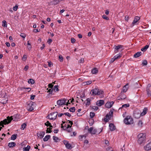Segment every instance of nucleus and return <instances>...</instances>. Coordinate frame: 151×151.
<instances>
[{"label": "nucleus", "mask_w": 151, "mask_h": 151, "mask_svg": "<svg viewBox=\"0 0 151 151\" xmlns=\"http://www.w3.org/2000/svg\"><path fill=\"white\" fill-rule=\"evenodd\" d=\"M122 56V54L120 53H119L116 55H115L114 58H115V60H116L117 59L119 58H121Z\"/></svg>", "instance_id": "26"}, {"label": "nucleus", "mask_w": 151, "mask_h": 151, "mask_svg": "<svg viewBox=\"0 0 151 151\" xmlns=\"http://www.w3.org/2000/svg\"><path fill=\"white\" fill-rule=\"evenodd\" d=\"M27 58V55H24L23 57L22 58V60L24 61L26 60Z\"/></svg>", "instance_id": "45"}, {"label": "nucleus", "mask_w": 151, "mask_h": 151, "mask_svg": "<svg viewBox=\"0 0 151 151\" xmlns=\"http://www.w3.org/2000/svg\"><path fill=\"white\" fill-rule=\"evenodd\" d=\"M9 117L12 119V120H14V121H18L20 118L19 115L18 114H17L16 115H14L13 116H11Z\"/></svg>", "instance_id": "12"}, {"label": "nucleus", "mask_w": 151, "mask_h": 151, "mask_svg": "<svg viewBox=\"0 0 151 151\" xmlns=\"http://www.w3.org/2000/svg\"><path fill=\"white\" fill-rule=\"evenodd\" d=\"M98 109V107L97 106H93L92 107V109L94 111H96Z\"/></svg>", "instance_id": "48"}, {"label": "nucleus", "mask_w": 151, "mask_h": 151, "mask_svg": "<svg viewBox=\"0 0 151 151\" xmlns=\"http://www.w3.org/2000/svg\"><path fill=\"white\" fill-rule=\"evenodd\" d=\"M34 104V103L31 101H29L28 102L27 108L29 109V110L32 111L34 109V108L32 106Z\"/></svg>", "instance_id": "10"}, {"label": "nucleus", "mask_w": 151, "mask_h": 151, "mask_svg": "<svg viewBox=\"0 0 151 151\" xmlns=\"http://www.w3.org/2000/svg\"><path fill=\"white\" fill-rule=\"evenodd\" d=\"M107 151H113V149L111 147H108L107 148Z\"/></svg>", "instance_id": "60"}, {"label": "nucleus", "mask_w": 151, "mask_h": 151, "mask_svg": "<svg viewBox=\"0 0 151 151\" xmlns=\"http://www.w3.org/2000/svg\"><path fill=\"white\" fill-rule=\"evenodd\" d=\"M18 8V6L17 5H16L15 6H14L13 7V10L14 11H16L17 10Z\"/></svg>", "instance_id": "51"}, {"label": "nucleus", "mask_w": 151, "mask_h": 151, "mask_svg": "<svg viewBox=\"0 0 151 151\" xmlns=\"http://www.w3.org/2000/svg\"><path fill=\"white\" fill-rule=\"evenodd\" d=\"M98 88H94V89H93L91 91V92H90V93L91 94L92 92V95H97V94L98 93Z\"/></svg>", "instance_id": "16"}, {"label": "nucleus", "mask_w": 151, "mask_h": 151, "mask_svg": "<svg viewBox=\"0 0 151 151\" xmlns=\"http://www.w3.org/2000/svg\"><path fill=\"white\" fill-rule=\"evenodd\" d=\"M104 142L106 144V145H108L109 144V142L108 140H104Z\"/></svg>", "instance_id": "57"}, {"label": "nucleus", "mask_w": 151, "mask_h": 151, "mask_svg": "<svg viewBox=\"0 0 151 151\" xmlns=\"http://www.w3.org/2000/svg\"><path fill=\"white\" fill-rule=\"evenodd\" d=\"M53 85L52 83L49 84L48 85V87L50 88H52L53 87Z\"/></svg>", "instance_id": "64"}, {"label": "nucleus", "mask_w": 151, "mask_h": 151, "mask_svg": "<svg viewBox=\"0 0 151 151\" xmlns=\"http://www.w3.org/2000/svg\"><path fill=\"white\" fill-rule=\"evenodd\" d=\"M26 89L25 91L26 92L27 91V92H29L31 91V89L30 88H21V90H22L23 89Z\"/></svg>", "instance_id": "38"}, {"label": "nucleus", "mask_w": 151, "mask_h": 151, "mask_svg": "<svg viewBox=\"0 0 151 151\" xmlns=\"http://www.w3.org/2000/svg\"><path fill=\"white\" fill-rule=\"evenodd\" d=\"M45 125L47 127H48L50 124V123L48 121H47V122L45 124Z\"/></svg>", "instance_id": "52"}, {"label": "nucleus", "mask_w": 151, "mask_h": 151, "mask_svg": "<svg viewBox=\"0 0 151 151\" xmlns=\"http://www.w3.org/2000/svg\"><path fill=\"white\" fill-rule=\"evenodd\" d=\"M60 1H61L59 0H52V4H54V5H56Z\"/></svg>", "instance_id": "33"}, {"label": "nucleus", "mask_w": 151, "mask_h": 151, "mask_svg": "<svg viewBox=\"0 0 151 151\" xmlns=\"http://www.w3.org/2000/svg\"><path fill=\"white\" fill-rule=\"evenodd\" d=\"M65 147L67 148L68 149H71L72 148V147L71 145L69 143L65 145Z\"/></svg>", "instance_id": "39"}, {"label": "nucleus", "mask_w": 151, "mask_h": 151, "mask_svg": "<svg viewBox=\"0 0 151 151\" xmlns=\"http://www.w3.org/2000/svg\"><path fill=\"white\" fill-rule=\"evenodd\" d=\"M110 129L111 131H113L115 129V127L113 124L111 123L109 124Z\"/></svg>", "instance_id": "20"}, {"label": "nucleus", "mask_w": 151, "mask_h": 151, "mask_svg": "<svg viewBox=\"0 0 151 151\" xmlns=\"http://www.w3.org/2000/svg\"><path fill=\"white\" fill-rule=\"evenodd\" d=\"M17 134L12 135L11 137V139L12 140H15L17 138Z\"/></svg>", "instance_id": "31"}, {"label": "nucleus", "mask_w": 151, "mask_h": 151, "mask_svg": "<svg viewBox=\"0 0 151 151\" xmlns=\"http://www.w3.org/2000/svg\"><path fill=\"white\" fill-rule=\"evenodd\" d=\"M30 148V146L27 145V146L23 148L24 151H29V149Z\"/></svg>", "instance_id": "34"}, {"label": "nucleus", "mask_w": 151, "mask_h": 151, "mask_svg": "<svg viewBox=\"0 0 151 151\" xmlns=\"http://www.w3.org/2000/svg\"><path fill=\"white\" fill-rule=\"evenodd\" d=\"M147 61L146 60H145L142 62V64L143 65H147Z\"/></svg>", "instance_id": "50"}, {"label": "nucleus", "mask_w": 151, "mask_h": 151, "mask_svg": "<svg viewBox=\"0 0 151 151\" xmlns=\"http://www.w3.org/2000/svg\"><path fill=\"white\" fill-rule=\"evenodd\" d=\"M145 150L147 151H148L151 150V142L148 143L144 147Z\"/></svg>", "instance_id": "14"}, {"label": "nucleus", "mask_w": 151, "mask_h": 151, "mask_svg": "<svg viewBox=\"0 0 151 151\" xmlns=\"http://www.w3.org/2000/svg\"><path fill=\"white\" fill-rule=\"evenodd\" d=\"M2 26L3 27H7V24L5 20L2 21Z\"/></svg>", "instance_id": "36"}, {"label": "nucleus", "mask_w": 151, "mask_h": 151, "mask_svg": "<svg viewBox=\"0 0 151 151\" xmlns=\"http://www.w3.org/2000/svg\"><path fill=\"white\" fill-rule=\"evenodd\" d=\"M102 17L103 19L106 20H109V18L108 17L106 16L105 15H103L102 16Z\"/></svg>", "instance_id": "47"}, {"label": "nucleus", "mask_w": 151, "mask_h": 151, "mask_svg": "<svg viewBox=\"0 0 151 151\" xmlns=\"http://www.w3.org/2000/svg\"><path fill=\"white\" fill-rule=\"evenodd\" d=\"M114 104V102L113 101L107 102L105 104V107L108 108H111Z\"/></svg>", "instance_id": "13"}, {"label": "nucleus", "mask_w": 151, "mask_h": 151, "mask_svg": "<svg viewBox=\"0 0 151 151\" xmlns=\"http://www.w3.org/2000/svg\"><path fill=\"white\" fill-rule=\"evenodd\" d=\"M50 137V135H47L46 136H45V137L43 139V140L44 142H46L47 141Z\"/></svg>", "instance_id": "24"}, {"label": "nucleus", "mask_w": 151, "mask_h": 151, "mask_svg": "<svg viewBox=\"0 0 151 151\" xmlns=\"http://www.w3.org/2000/svg\"><path fill=\"white\" fill-rule=\"evenodd\" d=\"M129 104H126L124 105H123L121 107L119 108V109L123 108H127L129 107Z\"/></svg>", "instance_id": "27"}, {"label": "nucleus", "mask_w": 151, "mask_h": 151, "mask_svg": "<svg viewBox=\"0 0 151 151\" xmlns=\"http://www.w3.org/2000/svg\"><path fill=\"white\" fill-rule=\"evenodd\" d=\"M115 60V58H114V57L113 58H112L111 59L110 61V63H112Z\"/></svg>", "instance_id": "58"}, {"label": "nucleus", "mask_w": 151, "mask_h": 151, "mask_svg": "<svg viewBox=\"0 0 151 151\" xmlns=\"http://www.w3.org/2000/svg\"><path fill=\"white\" fill-rule=\"evenodd\" d=\"M147 108H145L143 110V111L141 113V116H143L145 115L147 112Z\"/></svg>", "instance_id": "21"}, {"label": "nucleus", "mask_w": 151, "mask_h": 151, "mask_svg": "<svg viewBox=\"0 0 151 151\" xmlns=\"http://www.w3.org/2000/svg\"><path fill=\"white\" fill-rule=\"evenodd\" d=\"M9 116H7L6 119H5L3 121H1L0 122V131L1 130L2 127H1V126H2V127H4V124H8L10 123L12 121V119Z\"/></svg>", "instance_id": "2"}, {"label": "nucleus", "mask_w": 151, "mask_h": 151, "mask_svg": "<svg viewBox=\"0 0 151 151\" xmlns=\"http://www.w3.org/2000/svg\"><path fill=\"white\" fill-rule=\"evenodd\" d=\"M124 93L121 92L120 96L117 98L118 100H123L126 98V96Z\"/></svg>", "instance_id": "11"}, {"label": "nucleus", "mask_w": 151, "mask_h": 151, "mask_svg": "<svg viewBox=\"0 0 151 151\" xmlns=\"http://www.w3.org/2000/svg\"><path fill=\"white\" fill-rule=\"evenodd\" d=\"M69 110L70 112H73L75 111V108L74 107H71L70 109Z\"/></svg>", "instance_id": "44"}, {"label": "nucleus", "mask_w": 151, "mask_h": 151, "mask_svg": "<svg viewBox=\"0 0 151 151\" xmlns=\"http://www.w3.org/2000/svg\"><path fill=\"white\" fill-rule=\"evenodd\" d=\"M142 124H143V123H142V121L139 120V122L138 123V125H139V126H140L141 127L142 126Z\"/></svg>", "instance_id": "46"}, {"label": "nucleus", "mask_w": 151, "mask_h": 151, "mask_svg": "<svg viewBox=\"0 0 151 151\" xmlns=\"http://www.w3.org/2000/svg\"><path fill=\"white\" fill-rule=\"evenodd\" d=\"M64 114L69 117H70L71 116V115L68 112L65 113Z\"/></svg>", "instance_id": "62"}, {"label": "nucleus", "mask_w": 151, "mask_h": 151, "mask_svg": "<svg viewBox=\"0 0 151 151\" xmlns=\"http://www.w3.org/2000/svg\"><path fill=\"white\" fill-rule=\"evenodd\" d=\"M142 54L141 52H138L134 54V57L137 58L140 56Z\"/></svg>", "instance_id": "23"}, {"label": "nucleus", "mask_w": 151, "mask_h": 151, "mask_svg": "<svg viewBox=\"0 0 151 151\" xmlns=\"http://www.w3.org/2000/svg\"><path fill=\"white\" fill-rule=\"evenodd\" d=\"M58 86L56 85L54 86V91L56 92V91H59L58 88Z\"/></svg>", "instance_id": "41"}, {"label": "nucleus", "mask_w": 151, "mask_h": 151, "mask_svg": "<svg viewBox=\"0 0 151 151\" xmlns=\"http://www.w3.org/2000/svg\"><path fill=\"white\" fill-rule=\"evenodd\" d=\"M57 115V112H55L49 114L47 117L49 119L52 120H54L56 119Z\"/></svg>", "instance_id": "5"}, {"label": "nucleus", "mask_w": 151, "mask_h": 151, "mask_svg": "<svg viewBox=\"0 0 151 151\" xmlns=\"http://www.w3.org/2000/svg\"><path fill=\"white\" fill-rule=\"evenodd\" d=\"M128 88V84H127L123 87L121 92L123 93L126 92L127 91Z\"/></svg>", "instance_id": "17"}, {"label": "nucleus", "mask_w": 151, "mask_h": 151, "mask_svg": "<svg viewBox=\"0 0 151 151\" xmlns=\"http://www.w3.org/2000/svg\"><path fill=\"white\" fill-rule=\"evenodd\" d=\"M53 139L55 142H58L60 141L59 139L57 137L54 136L53 137Z\"/></svg>", "instance_id": "30"}, {"label": "nucleus", "mask_w": 151, "mask_h": 151, "mask_svg": "<svg viewBox=\"0 0 151 151\" xmlns=\"http://www.w3.org/2000/svg\"><path fill=\"white\" fill-rule=\"evenodd\" d=\"M29 68V66L28 65H26L25 66L24 68V70L25 71H27V70Z\"/></svg>", "instance_id": "63"}, {"label": "nucleus", "mask_w": 151, "mask_h": 151, "mask_svg": "<svg viewBox=\"0 0 151 151\" xmlns=\"http://www.w3.org/2000/svg\"><path fill=\"white\" fill-rule=\"evenodd\" d=\"M138 142L140 145L145 142L146 139L145 135L142 133H141L138 135Z\"/></svg>", "instance_id": "1"}, {"label": "nucleus", "mask_w": 151, "mask_h": 151, "mask_svg": "<svg viewBox=\"0 0 151 151\" xmlns=\"http://www.w3.org/2000/svg\"><path fill=\"white\" fill-rule=\"evenodd\" d=\"M45 134V132H40L38 134V136L40 137V139L42 138L44 136Z\"/></svg>", "instance_id": "19"}, {"label": "nucleus", "mask_w": 151, "mask_h": 151, "mask_svg": "<svg viewBox=\"0 0 151 151\" xmlns=\"http://www.w3.org/2000/svg\"><path fill=\"white\" fill-rule=\"evenodd\" d=\"M113 112L110 111L108 114H106V118L105 119V121L107 122L108 121L109 119L111 118L112 116Z\"/></svg>", "instance_id": "8"}, {"label": "nucleus", "mask_w": 151, "mask_h": 151, "mask_svg": "<svg viewBox=\"0 0 151 151\" xmlns=\"http://www.w3.org/2000/svg\"><path fill=\"white\" fill-rule=\"evenodd\" d=\"M92 83V81H87L84 82L83 83L85 85H90Z\"/></svg>", "instance_id": "37"}, {"label": "nucleus", "mask_w": 151, "mask_h": 151, "mask_svg": "<svg viewBox=\"0 0 151 151\" xmlns=\"http://www.w3.org/2000/svg\"><path fill=\"white\" fill-rule=\"evenodd\" d=\"M76 42V40L74 38H71V43H73Z\"/></svg>", "instance_id": "61"}, {"label": "nucleus", "mask_w": 151, "mask_h": 151, "mask_svg": "<svg viewBox=\"0 0 151 151\" xmlns=\"http://www.w3.org/2000/svg\"><path fill=\"white\" fill-rule=\"evenodd\" d=\"M140 19V18L138 16H136L134 17V20L132 22L131 26L132 27L135 25L138 24V22L139 20Z\"/></svg>", "instance_id": "7"}, {"label": "nucleus", "mask_w": 151, "mask_h": 151, "mask_svg": "<svg viewBox=\"0 0 151 151\" xmlns=\"http://www.w3.org/2000/svg\"><path fill=\"white\" fill-rule=\"evenodd\" d=\"M98 93L97 95H101L103 94L104 93V91L101 90L99 89L98 88Z\"/></svg>", "instance_id": "29"}, {"label": "nucleus", "mask_w": 151, "mask_h": 151, "mask_svg": "<svg viewBox=\"0 0 151 151\" xmlns=\"http://www.w3.org/2000/svg\"><path fill=\"white\" fill-rule=\"evenodd\" d=\"M98 72V69L96 68H94L91 70V72L92 74H96Z\"/></svg>", "instance_id": "25"}, {"label": "nucleus", "mask_w": 151, "mask_h": 151, "mask_svg": "<svg viewBox=\"0 0 151 151\" xmlns=\"http://www.w3.org/2000/svg\"><path fill=\"white\" fill-rule=\"evenodd\" d=\"M16 145V144L14 142H12L9 143L8 146L9 147H12L15 146Z\"/></svg>", "instance_id": "22"}, {"label": "nucleus", "mask_w": 151, "mask_h": 151, "mask_svg": "<svg viewBox=\"0 0 151 151\" xmlns=\"http://www.w3.org/2000/svg\"><path fill=\"white\" fill-rule=\"evenodd\" d=\"M141 116L140 111L138 109H136L134 112V116L137 119L139 118Z\"/></svg>", "instance_id": "6"}, {"label": "nucleus", "mask_w": 151, "mask_h": 151, "mask_svg": "<svg viewBox=\"0 0 151 151\" xmlns=\"http://www.w3.org/2000/svg\"><path fill=\"white\" fill-rule=\"evenodd\" d=\"M20 36L23 38H25L26 37V35L23 33H22L20 34Z\"/></svg>", "instance_id": "49"}, {"label": "nucleus", "mask_w": 151, "mask_h": 151, "mask_svg": "<svg viewBox=\"0 0 151 151\" xmlns=\"http://www.w3.org/2000/svg\"><path fill=\"white\" fill-rule=\"evenodd\" d=\"M104 101L102 100H100L96 102V105L99 106H100L104 105Z\"/></svg>", "instance_id": "15"}, {"label": "nucleus", "mask_w": 151, "mask_h": 151, "mask_svg": "<svg viewBox=\"0 0 151 151\" xmlns=\"http://www.w3.org/2000/svg\"><path fill=\"white\" fill-rule=\"evenodd\" d=\"M67 100L65 99H60L58 100L57 101L58 105L59 106H62L63 105H65L66 104V105H68V104H70V103H69V100L68 101V102H66Z\"/></svg>", "instance_id": "4"}, {"label": "nucleus", "mask_w": 151, "mask_h": 151, "mask_svg": "<svg viewBox=\"0 0 151 151\" xmlns=\"http://www.w3.org/2000/svg\"><path fill=\"white\" fill-rule=\"evenodd\" d=\"M88 131L89 132L92 134H95L97 132L96 129L93 127H90Z\"/></svg>", "instance_id": "9"}, {"label": "nucleus", "mask_w": 151, "mask_h": 151, "mask_svg": "<svg viewBox=\"0 0 151 151\" xmlns=\"http://www.w3.org/2000/svg\"><path fill=\"white\" fill-rule=\"evenodd\" d=\"M149 46L148 45H146L145 46L142 48L141 49V50L143 52L147 50L149 47Z\"/></svg>", "instance_id": "28"}, {"label": "nucleus", "mask_w": 151, "mask_h": 151, "mask_svg": "<svg viewBox=\"0 0 151 151\" xmlns=\"http://www.w3.org/2000/svg\"><path fill=\"white\" fill-rule=\"evenodd\" d=\"M122 47L123 46L122 45H118L117 46H116L115 48V52L116 53H117L119 51V49L121 48H122Z\"/></svg>", "instance_id": "18"}, {"label": "nucleus", "mask_w": 151, "mask_h": 151, "mask_svg": "<svg viewBox=\"0 0 151 151\" xmlns=\"http://www.w3.org/2000/svg\"><path fill=\"white\" fill-rule=\"evenodd\" d=\"M28 82L29 83L33 84L34 83L35 81L33 79H30L28 80Z\"/></svg>", "instance_id": "35"}, {"label": "nucleus", "mask_w": 151, "mask_h": 151, "mask_svg": "<svg viewBox=\"0 0 151 151\" xmlns=\"http://www.w3.org/2000/svg\"><path fill=\"white\" fill-rule=\"evenodd\" d=\"M79 63H83L84 62V59L83 58H81L80 60H79Z\"/></svg>", "instance_id": "53"}, {"label": "nucleus", "mask_w": 151, "mask_h": 151, "mask_svg": "<svg viewBox=\"0 0 151 151\" xmlns=\"http://www.w3.org/2000/svg\"><path fill=\"white\" fill-rule=\"evenodd\" d=\"M47 63H48V66L50 67H51L52 65H53V64L51 62H47Z\"/></svg>", "instance_id": "56"}, {"label": "nucleus", "mask_w": 151, "mask_h": 151, "mask_svg": "<svg viewBox=\"0 0 151 151\" xmlns=\"http://www.w3.org/2000/svg\"><path fill=\"white\" fill-rule=\"evenodd\" d=\"M87 102L86 104V106H89L91 103V100L90 99L88 98L86 100Z\"/></svg>", "instance_id": "32"}, {"label": "nucleus", "mask_w": 151, "mask_h": 151, "mask_svg": "<svg viewBox=\"0 0 151 151\" xmlns=\"http://www.w3.org/2000/svg\"><path fill=\"white\" fill-rule=\"evenodd\" d=\"M63 142L64 144L65 145V146L68 143L67 141L65 140H64L63 141Z\"/></svg>", "instance_id": "59"}, {"label": "nucleus", "mask_w": 151, "mask_h": 151, "mask_svg": "<svg viewBox=\"0 0 151 151\" xmlns=\"http://www.w3.org/2000/svg\"><path fill=\"white\" fill-rule=\"evenodd\" d=\"M27 126V124L25 123H24L23 124L21 127V129H24V128L26 127Z\"/></svg>", "instance_id": "43"}, {"label": "nucleus", "mask_w": 151, "mask_h": 151, "mask_svg": "<svg viewBox=\"0 0 151 151\" xmlns=\"http://www.w3.org/2000/svg\"><path fill=\"white\" fill-rule=\"evenodd\" d=\"M59 58L60 59V62H62L63 61V57L61 55H60L59 56Z\"/></svg>", "instance_id": "54"}, {"label": "nucleus", "mask_w": 151, "mask_h": 151, "mask_svg": "<svg viewBox=\"0 0 151 151\" xmlns=\"http://www.w3.org/2000/svg\"><path fill=\"white\" fill-rule=\"evenodd\" d=\"M95 115V114L94 112H91L90 113V116L91 118H93Z\"/></svg>", "instance_id": "42"}, {"label": "nucleus", "mask_w": 151, "mask_h": 151, "mask_svg": "<svg viewBox=\"0 0 151 151\" xmlns=\"http://www.w3.org/2000/svg\"><path fill=\"white\" fill-rule=\"evenodd\" d=\"M71 126H70L69 124L68 125L67 127L66 128V130L68 132H70L71 131Z\"/></svg>", "instance_id": "40"}, {"label": "nucleus", "mask_w": 151, "mask_h": 151, "mask_svg": "<svg viewBox=\"0 0 151 151\" xmlns=\"http://www.w3.org/2000/svg\"><path fill=\"white\" fill-rule=\"evenodd\" d=\"M124 122L126 124H132L133 123V119L131 116H127L124 120Z\"/></svg>", "instance_id": "3"}, {"label": "nucleus", "mask_w": 151, "mask_h": 151, "mask_svg": "<svg viewBox=\"0 0 151 151\" xmlns=\"http://www.w3.org/2000/svg\"><path fill=\"white\" fill-rule=\"evenodd\" d=\"M52 88H50L49 90H48V92H49V94H51L52 93Z\"/></svg>", "instance_id": "55"}]
</instances>
